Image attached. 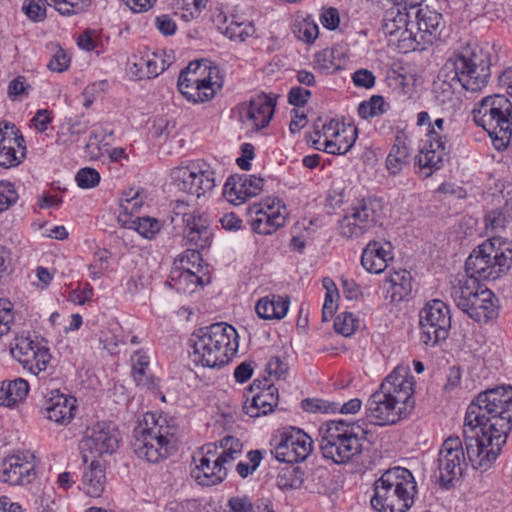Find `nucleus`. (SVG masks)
<instances>
[{"instance_id": "f257e3e1", "label": "nucleus", "mask_w": 512, "mask_h": 512, "mask_svg": "<svg viewBox=\"0 0 512 512\" xmlns=\"http://www.w3.org/2000/svg\"><path fill=\"white\" fill-rule=\"evenodd\" d=\"M512 427V387L480 393L468 406L463 425L467 459L475 470L491 468Z\"/></svg>"}, {"instance_id": "f03ea898", "label": "nucleus", "mask_w": 512, "mask_h": 512, "mask_svg": "<svg viewBox=\"0 0 512 512\" xmlns=\"http://www.w3.org/2000/svg\"><path fill=\"white\" fill-rule=\"evenodd\" d=\"M318 434L322 456L336 464H347L363 453L370 432L360 421L332 420L322 423Z\"/></svg>"}, {"instance_id": "7ed1b4c3", "label": "nucleus", "mask_w": 512, "mask_h": 512, "mask_svg": "<svg viewBox=\"0 0 512 512\" xmlns=\"http://www.w3.org/2000/svg\"><path fill=\"white\" fill-rule=\"evenodd\" d=\"M190 359L196 366L217 368L227 364L238 350V334L227 323H214L190 337Z\"/></svg>"}, {"instance_id": "20e7f679", "label": "nucleus", "mask_w": 512, "mask_h": 512, "mask_svg": "<svg viewBox=\"0 0 512 512\" xmlns=\"http://www.w3.org/2000/svg\"><path fill=\"white\" fill-rule=\"evenodd\" d=\"M178 431L173 419L147 412L134 428L133 451L138 458L157 463L175 448Z\"/></svg>"}, {"instance_id": "39448f33", "label": "nucleus", "mask_w": 512, "mask_h": 512, "mask_svg": "<svg viewBox=\"0 0 512 512\" xmlns=\"http://www.w3.org/2000/svg\"><path fill=\"white\" fill-rule=\"evenodd\" d=\"M417 484L406 468L394 467L374 483L372 507L379 512H406L414 504Z\"/></svg>"}, {"instance_id": "423d86ee", "label": "nucleus", "mask_w": 512, "mask_h": 512, "mask_svg": "<svg viewBox=\"0 0 512 512\" xmlns=\"http://www.w3.org/2000/svg\"><path fill=\"white\" fill-rule=\"evenodd\" d=\"M474 123L482 127L497 150L505 149L512 137V102L503 94L482 98L472 109Z\"/></svg>"}, {"instance_id": "0eeeda50", "label": "nucleus", "mask_w": 512, "mask_h": 512, "mask_svg": "<svg viewBox=\"0 0 512 512\" xmlns=\"http://www.w3.org/2000/svg\"><path fill=\"white\" fill-rule=\"evenodd\" d=\"M512 250L501 238H490L479 245L465 262L466 274L480 280H495L511 265Z\"/></svg>"}, {"instance_id": "6e6552de", "label": "nucleus", "mask_w": 512, "mask_h": 512, "mask_svg": "<svg viewBox=\"0 0 512 512\" xmlns=\"http://www.w3.org/2000/svg\"><path fill=\"white\" fill-rule=\"evenodd\" d=\"M455 72V78L461 86L470 92L481 91L491 75L490 56L479 46L462 48L449 62Z\"/></svg>"}, {"instance_id": "1a4fd4ad", "label": "nucleus", "mask_w": 512, "mask_h": 512, "mask_svg": "<svg viewBox=\"0 0 512 512\" xmlns=\"http://www.w3.org/2000/svg\"><path fill=\"white\" fill-rule=\"evenodd\" d=\"M178 89L193 103L211 100L222 87L217 67L208 62L194 61L181 71L178 78Z\"/></svg>"}, {"instance_id": "9d476101", "label": "nucleus", "mask_w": 512, "mask_h": 512, "mask_svg": "<svg viewBox=\"0 0 512 512\" xmlns=\"http://www.w3.org/2000/svg\"><path fill=\"white\" fill-rule=\"evenodd\" d=\"M382 209V201L377 198L355 199L338 221L339 234L346 239L363 236L380 224Z\"/></svg>"}, {"instance_id": "9b49d317", "label": "nucleus", "mask_w": 512, "mask_h": 512, "mask_svg": "<svg viewBox=\"0 0 512 512\" xmlns=\"http://www.w3.org/2000/svg\"><path fill=\"white\" fill-rule=\"evenodd\" d=\"M9 351L23 369L34 376L45 372L52 359L44 339L24 333L14 337L9 345Z\"/></svg>"}, {"instance_id": "f8f14e48", "label": "nucleus", "mask_w": 512, "mask_h": 512, "mask_svg": "<svg viewBox=\"0 0 512 512\" xmlns=\"http://www.w3.org/2000/svg\"><path fill=\"white\" fill-rule=\"evenodd\" d=\"M171 177L177 189L197 198L212 191L216 185L214 170L203 160L174 168Z\"/></svg>"}, {"instance_id": "ddd939ff", "label": "nucleus", "mask_w": 512, "mask_h": 512, "mask_svg": "<svg viewBox=\"0 0 512 512\" xmlns=\"http://www.w3.org/2000/svg\"><path fill=\"white\" fill-rule=\"evenodd\" d=\"M421 341L427 346H435L447 339L451 328V314L448 305L439 299L425 304L419 313Z\"/></svg>"}, {"instance_id": "4468645a", "label": "nucleus", "mask_w": 512, "mask_h": 512, "mask_svg": "<svg viewBox=\"0 0 512 512\" xmlns=\"http://www.w3.org/2000/svg\"><path fill=\"white\" fill-rule=\"evenodd\" d=\"M271 453L285 463H297L307 459L313 450L311 437L299 428L290 427L273 439Z\"/></svg>"}, {"instance_id": "2eb2a0df", "label": "nucleus", "mask_w": 512, "mask_h": 512, "mask_svg": "<svg viewBox=\"0 0 512 512\" xmlns=\"http://www.w3.org/2000/svg\"><path fill=\"white\" fill-rule=\"evenodd\" d=\"M466 467V456L462 441L458 436L445 439L439 449L437 468L442 487L449 488L453 480L461 477Z\"/></svg>"}, {"instance_id": "dca6fc26", "label": "nucleus", "mask_w": 512, "mask_h": 512, "mask_svg": "<svg viewBox=\"0 0 512 512\" xmlns=\"http://www.w3.org/2000/svg\"><path fill=\"white\" fill-rule=\"evenodd\" d=\"M415 381L408 365H398L382 381L378 388L403 410L410 413L413 406Z\"/></svg>"}, {"instance_id": "f3484780", "label": "nucleus", "mask_w": 512, "mask_h": 512, "mask_svg": "<svg viewBox=\"0 0 512 512\" xmlns=\"http://www.w3.org/2000/svg\"><path fill=\"white\" fill-rule=\"evenodd\" d=\"M119 447V433L111 423H97L81 442L84 462L113 454Z\"/></svg>"}, {"instance_id": "a211bd4d", "label": "nucleus", "mask_w": 512, "mask_h": 512, "mask_svg": "<svg viewBox=\"0 0 512 512\" xmlns=\"http://www.w3.org/2000/svg\"><path fill=\"white\" fill-rule=\"evenodd\" d=\"M365 410L370 422L379 426L396 424L409 414L379 389L369 397Z\"/></svg>"}, {"instance_id": "6ab92c4d", "label": "nucleus", "mask_w": 512, "mask_h": 512, "mask_svg": "<svg viewBox=\"0 0 512 512\" xmlns=\"http://www.w3.org/2000/svg\"><path fill=\"white\" fill-rule=\"evenodd\" d=\"M34 458L29 451L7 457L0 469V481L10 485L30 484L36 476Z\"/></svg>"}, {"instance_id": "aec40b11", "label": "nucleus", "mask_w": 512, "mask_h": 512, "mask_svg": "<svg viewBox=\"0 0 512 512\" xmlns=\"http://www.w3.org/2000/svg\"><path fill=\"white\" fill-rule=\"evenodd\" d=\"M216 446L208 444L202 447V452L197 461L195 468L191 471L192 478L202 486H214L222 483L226 476V471L215 458Z\"/></svg>"}, {"instance_id": "412c9836", "label": "nucleus", "mask_w": 512, "mask_h": 512, "mask_svg": "<svg viewBox=\"0 0 512 512\" xmlns=\"http://www.w3.org/2000/svg\"><path fill=\"white\" fill-rule=\"evenodd\" d=\"M264 179L256 175H236L228 178L224 185V196L234 204L240 205L249 198L260 194Z\"/></svg>"}, {"instance_id": "4be33fe9", "label": "nucleus", "mask_w": 512, "mask_h": 512, "mask_svg": "<svg viewBox=\"0 0 512 512\" xmlns=\"http://www.w3.org/2000/svg\"><path fill=\"white\" fill-rule=\"evenodd\" d=\"M435 137L432 135V140L426 139L415 157V166L419 168L424 177H429L441 169L449 152L448 143L436 140Z\"/></svg>"}, {"instance_id": "5701e85b", "label": "nucleus", "mask_w": 512, "mask_h": 512, "mask_svg": "<svg viewBox=\"0 0 512 512\" xmlns=\"http://www.w3.org/2000/svg\"><path fill=\"white\" fill-rule=\"evenodd\" d=\"M76 408V399L60 393L59 390H51L45 396L43 404L45 416L59 425H68L75 416Z\"/></svg>"}, {"instance_id": "b1692460", "label": "nucleus", "mask_w": 512, "mask_h": 512, "mask_svg": "<svg viewBox=\"0 0 512 512\" xmlns=\"http://www.w3.org/2000/svg\"><path fill=\"white\" fill-rule=\"evenodd\" d=\"M184 240L190 246L197 249H205L212 241V228L208 217L204 214H185L184 218Z\"/></svg>"}, {"instance_id": "393cba45", "label": "nucleus", "mask_w": 512, "mask_h": 512, "mask_svg": "<svg viewBox=\"0 0 512 512\" xmlns=\"http://www.w3.org/2000/svg\"><path fill=\"white\" fill-rule=\"evenodd\" d=\"M257 387L259 391L252 396L250 402H246L243 406L244 412L252 418L267 415L272 412L278 404V389L273 384L260 388L254 381L251 389Z\"/></svg>"}, {"instance_id": "a878e982", "label": "nucleus", "mask_w": 512, "mask_h": 512, "mask_svg": "<svg viewBox=\"0 0 512 512\" xmlns=\"http://www.w3.org/2000/svg\"><path fill=\"white\" fill-rule=\"evenodd\" d=\"M393 259L390 243L381 244L378 241H370L364 248L361 256V264L370 273L380 274Z\"/></svg>"}, {"instance_id": "bb28decb", "label": "nucleus", "mask_w": 512, "mask_h": 512, "mask_svg": "<svg viewBox=\"0 0 512 512\" xmlns=\"http://www.w3.org/2000/svg\"><path fill=\"white\" fill-rule=\"evenodd\" d=\"M468 306L469 307L465 308L463 312L467 313L470 318L477 322H488L497 315L494 294L483 285L480 286L478 291L470 299Z\"/></svg>"}, {"instance_id": "cd10ccee", "label": "nucleus", "mask_w": 512, "mask_h": 512, "mask_svg": "<svg viewBox=\"0 0 512 512\" xmlns=\"http://www.w3.org/2000/svg\"><path fill=\"white\" fill-rule=\"evenodd\" d=\"M275 102L266 94L253 97L246 109L247 120L251 122L256 130L265 128L274 113Z\"/></svg>"}, {"instance_id": "c85d7f7f", "label": "nucleus", "mask_w": 512, "mask_h": 512, "mask_svg": "<svg viewBox=\"0 0 512 512\" xmlns=\"http://www.w3.org/2000/svg\"><path fill=\"white\" fill-rule=\"evenodd\" d=\"M288 297L279 295L266 296L258 300L255 306L257 315L264 320L283 319L289 309Z\"/></svg>"}, {"instance_id": "c756f323", "label": "nucleus", "mask_w": 512, "mask_h": 512, "mask_svg": "<svg viewBox=\"0 0 512 512\" xmlns=\"http://www.w3.org/2000/svg\"><path fill=\"white\" fill-rule=\"evenodd\" d=\"M88 127V122L78 117L64 119L56 134L57 145L68 147L77 143L88 131Z\"/></svg>"}, {"instance_id": "7c9ffc66", "label": "nucleus", "mask_w": 512, "mask_h": 512, "mask_svg": "<svg viewBox=\"0 0 512 512\" xmlns=\"http://www.w3.org/2000/svg\"><path fill=\"white\" fill-rule=\"evenodd\" d=\"M105 468L99 461L91 460L90 466L84 471L82 489L89 497H100L105 489Z\"/></svg>"}, {"instance_id": "2f4dec72", "label": "nucleus", "mask_w": 512, "mask_h": 512, "mask_svg": "<svg viewBox=\"0 0 512 512\" xmlns=\"http://www.w3.org/2000/svg\"><path fill=\"white\" fill-rule=\"evenodd\" d=\"M480 286L481 284L476 278L470 277L467 274L457 278L451 287V297L456 306L462 311L468 308L470 299L478 291Z\"/></svg>"}, {"instance_id": "473e14b6", "label": "nucleus", "mask_w": 512, "mask_h": 512, "mask_svg": "<svg viewBox=\"0 0 512 512\" xmlns=\"http://www.w3.org/2000/svg\"><path fill=\"white\" fill-rule=\"evenodd\" d=\"M411 150L404 139L397 137L386 158V168L391 175L399 174L410 163Z\"/></svg>"}, {"instance_id": "72a5a7b5", "label": "nucleus", "mask_w": 512, "mask_h": 512, "mask_svg": "<svg viewBox=\"0 0 512 512\" xmlns=\"http://www.w3.org/2000/svg\"><path fill=\"white\" fill-rule=\"evenodd\" d=\"M358 136V129L353 125L342 124L336 137L328 141L325 152L333 155H343L351 150Z\"/></svg>"}, {"instance_id": "f704fd0d", "label": "nucleus", "mask_w": 512, "mask_h": 512, "mask_svg": "<svg viewBox=\"0 0 512 512\" xmlns=\"http://www.w3.org/2000/svg\"><path fill=\"white\" fill-rule=\"evenodd\" d=\"M342 124L335 120L326 123L315 124L314 134L308 137V142L317 150L325 151L328 147V141L334 139L336 134L342 128Z\"/></svg>"}, {"instance_id": "c9c22d12", "label": "nucleus", "mask_w": 512, "mask_h": 512, "mask_svg": "<svg viewBox=\"0 0 512 512\" xmlns=\"http://www.w3.org/2000/svg\"><path fill=\"white\" fill-rule=\"evenodd\" d=\"M171 280L174 282V286L177 290L184 293H192L195 291L197 286H203L209 283V277L207 273L203 275L194 274V272H188L176 266L172 271Z\"/></svg>"}, {"instance_id": "e433bc0d", "label": "nucleus", "mask_w": 512, "mask_h": 512, "mask_svg": "<svg viewBox=\"0 0 512 512\" xmlns=\"http://www.w3.org/2000/svg\"><path fill=\"white\" fill-rule=\"evenodd\" d=\"M388 282L391 286L393 301H401L412 291V276L405 269L394 270L389 274Z\"/></svg>"}, {"instance_id": "4c0bfd02", "label": "nucleus", "mask_w": 512, "mask_h": 512, "mask_svg": "<svg viewBox=\"0 0 512 512\" xmlns=\"http://www.w3.org/2000/svg\"><path fill=\"white\" fill-rule=\"evenodd\" d=\"M247 214L253 231L261 235L273 234L286 223L285 219L274 218L269 214L266 215L258 212Z\"/></svg>"}, {"instance_id": "58836bf2", "label": "nucleus", "mask_w": 512, "mask_h": 512, "mask_svg": "<svg viewBox=\"0 0 512 512\" xmlns=\"http://www.w3.org/2000/svg\"><path fill=\"white\" fill-rule=\"evenodd\" d=\"M269 214L274 218L287 219L288 210L284 202L279 198H266L259 203L249 206L247 213Z\"/></svg>"}, {"instance_id": "ea45409f", "label": "nucleus", "mask_w": 512, "mask_h": 512, "mask_svg": "<svg viewBox=\"0 0 512 512\" xmlns=\"http://www.w3.org/2000/svg\"><path fill=\"white\" fill-rule=\"evenodd\" d=\"M24 139L19 134V130L14 124L9 122H0V149L13 150V149H26Z\"/></svg>"}, {"instance_id": "a19ab883", "label": "nucleus", "mask_w": 512, "mask_h": 512, "mask_svg": "<svg viewBox=\"0 0 512 512\" xmlns=\"http://www.w3.org/2000/svg\"><path fill=\"white\" fill-rule=\"evenodd\" d=\"M221 447L222 451L220 454L217 451L215 452V458L227 472V465L232 463L241 454L242 443L238 439L228 436L221 441Z\"/></svg>"}, {"instance_id": "79ce46f5", "label": "nucleus", "mask_w": 512, "mask_h": 512, "mask_svg": "<svg viewBox=\"0 0 512 512\" xmlns=\"http://www.w3.org/2000/svg\"><path fill=\"white\" fill-rule=\"evenodd\" d=\"M302 483L303 472L292 466L282 469L276 478L277 487L283 491L298 489Z\"/></svg>"}, {"instance_id": "37998d69", "label": "nucleus", "mask_w": 512, "mask_h": 512, "mask_svg": "<svg viewBox=\"0 0 512 512\" xmlns=\"http://www.w3.org/2000/svg\"><path fill=\"white\" fill-rule=\"evenodd\" d=\"M46 4L53 7L61 15L70 16L79 14L87 9L91 0H44Z\"/></svg>"}, {"instance_id": "c03bdc74", "label": "nucleus", "mask_w": 512, "mask_h": 512, "mask_svg": "<svg viewBox=\"0 0 512 512\" xmlns=\"http://www.w3.org/2000/svg\"><path fill=\"white\" fill-rule=\"evenodd\" d=\"M223 33L232 41L242 42L255 33V28L249 21L231 20Z\"/></svg>"}, {"instance_id": "a18cd8bd", "label": "nucleus", "mask_w": 512, "mask_h": 512, "mask_svg": "<svg viewBox=\"0 0 512 512\" xmlns=\"http://www.w3.org/2000/svg\"><path fill=\"white\" fill-rule=\"evenodd\" d=\"M129 228L135 229L146 239H153L161 230L160 222L153 217H136L130 221Z\"/></svg>"}, {"instance_id": "49530a36", "label": "nucleus", "mask_w": 512, "mask_h": 512, "mask_svg": "<svg viewBox=\"0 0 512 512\" xmlns=\"http://www.w3.org/2000/svg\"><path fill=\"white\" fill-rule=\"evenodd\" d=\"M388 104L380 95H373L368 101H363L358 107V113L363 119H369L385 113Z\"/></svg>"}, {"instance_id": "de8ad7c7", "label": "nucleus", "mask_w": 512, "mask_h": 512, "mask_svg": "<svg viewBox=\"0 0 512 512\" xmlns=\"http://www.w3.org/2000/svg\"><path fill=\"white\" fill-rule=\"evenodd\" d=\"M293 32L299 40L311 44L317 39L319 28L314 21L307 18L296 21Z\"/></svg>"}, {"instance_id": "09e8293b", "label": "nucleus", "mask_w": 512, "mask_h": 512, "mask_svg": "<svg viewBox=\"0 0 512 512\" xmlns=\"http://www.w3.org/2000/svg\"><path fill=\"white\" fill-rule=\"evenodd\" d=\"M179 268L188 272H194V274L203 275L204 266L202 264V257L198 249H188L178 259Z\"/></svg>"}, {"instance_id": "8fccbe9b", "label": "nucleus", "mask_w": 512, "mask_h": 512, "mask_svg": "<svg viewBox=\"0 0 512 512\" xmlns=\"http://www.w3.org/2000/svg\"><path fill=\"white\" fill-rule=\"evenodd\" d=\"M8 407L26 398L29 392V383L23 378L7 381Z\"/></svg>"}, {"instance_id": "3c124183", "label": "nucleus", "mask_w": 512, "mask_h": 512, "mask_svg": "<svg viewBox=\"0 0 512 512\" xmlns=\"http://www.w3.org/2000/svg\"><path fill=\"white\" fill-rule=\"evenodd\" d=\"M359 321L357 317L348 312L340 313L334 321V329L337 333L349 337L358 328Z\"/></svg>"}, {"instance_id": "603ef678", "label": "nucleus", "mask_w": 512, "mask_h": 512, "mask_svg": "<svg viewBox=\"0 0 512 512\" xmlns=\"http://www.w3.org/2000/svg\"><path fill=\"white\" fill-rule=\"evenodd\" d=\"M512 220V209L489 211L485 216L486 227L491 230H501Z\"/></svg>"}, {"instance_id": "864d4df0", "label": "nucleus", "mask_w": 512, "mask_h": 512, "mask_svg": "<svg viewBox=\"0 0 512 512\" xmlns=\"http://www.w3.org/2000/svg\"><path fill=\"white\" fill-rule=\"evenodd\" d=\"M143 205V198L138 190L130 189L122 194L120 200V209L126 215H132Z\"/></svg>"}, {"instance_id": "5fc2aeb1", "label": "nucleus", "mask_w": 512, "mask_h": 512, "mask_svg": "<svg viewBox=\"0 0 512 512\" xmlns=\"http://www.w3.org/2000/svg\"><path fill=\"white\" fill-rule=\"evenodd\" d=\"M208 0H175L176 9L185 11L183 18L189 20L196 18L206 8Z\"/></svg>"}, {"instance_id": "6e6d98bb", "label": "nucleus", "mask_w": 512, "mask_h": 512, "mask_svg": "<svg viewBox=\"0 0 512 512\" xmlns=\"http://www.w3.org/2000/svg\"><path fill=\"white\" fill-rule=\"evenodd\" d=\"M75 180L80 188L91 189L99 184L100 174L97 170L86 167L77 172Z\"/></svg>"}, {"instance_id": "4d7b16f0", "label": "nucleus", "mask_w": 512, "mask_h": 512, "mask_svg": "<svg viewBox=\"0 0 512 512\" xmlns=\"http://www.w3.org/2000/svg\"><path fill=\"white\" fill-rule=\"evenodd\" d=\"M18 200L14 185L8 181H0V213L6 211Z\"/></svg>"}, {"instance_id": "13d9d810", "label": "nucleus", "mask_w": 512, "mask_h": 512, "mask_svg": "<svg viewBox=\"0 0 512 512\" xmlns=\"http://www.w3.org/2000/svg\"><path fill=\"white\" fill-rule=\"evenodd\" d=\"M143 65L146 66V70L141 76H146L147 79L154 78L165 70L164 61L160 60L155 54L152 57H140L139 66Z\"/></svg>"}, {"instance_id": "bf43d9fd", "label": "nucleus", "mask_w": 512, "mask_h": 512, "mask_svg": "<svg viewBox=\"0 0 512 512\" xmlns=\"http://www.w3.org/2000/svg\"><path fill=\"white\" fill-rule=\"evenodd\" d=\"M254 506L255 502L246 494L232 496L227 501L229 512H253Z\"/></svg>"}, {"instance_id": "052dcab7", "label": "nucleus", "mask_w": 512, "mask_h": 512, "mask_svg": "<svg viewBox=\"0 0 512 512\" xmlns=\"http://www.w3.org/2000/svg\"><path fill=\"white\" fill-rule=\"evenodd\" d=\"M301 406L305 411L310 413H328L338 410L336 403H329L321 399H304Z\"/></svg>"}, {"instance_id": "680f3d73", "label": "nucleus", "mask_w": 512, "mask_h": 512, "mask_svg": "<svg viewBox=\"0 0 512 512\" xmlns=\"http://www.w3.org/2000/svg\"><path fill=\"white\" fill-rule=\"evenodd\" d=\"M22 10L29 19L35 22L44 20L46 16V8L42 0H26Z\"/></svg>"}, {"instance_id": "e2e57ef3", "label": "nucleus", "mask_w": 512, "mask_h": 512, "mask_svg": "<svg viewBox=\"0 0 512 512\" xmlns=\"http://www.w3.org/2000/svg\"><path fill=\"white\" fill-rule=\"evenodd\" d=\"M29 89L30 85L26 83V78L17 76L9 83L7 95L13 101L20 100L23 96L28 95Z\"/></svg>"}, {"instance_id": "0e129e2a", "label": "nucleus", "mask_w": 512, "mask_h": 512, "mask_svg": "<svg viewBox=\"0 0 512 512\" xmlns=\"http://www.w3.org/2000/svg\"><path fill=\"white\" fill-rule=\"evenodd\" d=\"M133 379L138 387L154 391L158 388L159 379L150 373V370H136L132 372Z\"/></svg>"}, {"instance_id": "69168bd1", "label": "nucleus", "mask_w": 512, "mask_h": 512, "mask_svg": "<svg viewBox=\"0 0 512 512\" xmlns=\"http://www.w3.org/2000/svg\"><path fill=\"white\" fill-rule=\"evenodd\" d=\"M25 158L24 149L1 150L0 149V166L11 168L18 166Z\"/></svg>"}, {"instance_id": "338daca9", "label": "nucleus", "mask_w": 512, "mask_h": 512, "mask_svg": "<svg viewBox=\"0 0 512 512\" xmlns=\"http://www.w3.org/2000/svg\"><path fill=\"white\" fill-rule=\"evenodd\" d=\"M108 252L103 250L95 254L94 262L89 265V275L93 279L100 278L108 268Z\"/></svg>"}, {"instance_id": "774afa93", "label": "nucleus", "mask_w": 512, "mask_h": 512, "mask_svg": "<svg viewBox=\"0 0 512 512\" xmlns=\"http://www.w3.org/2000/svg\"><path fill=\"white\" fill-rule=\"evenodd\" d=\"M14 322L12 305L10 302L0 301V337L6 335Z\"/></svg>"}]
</instances>
